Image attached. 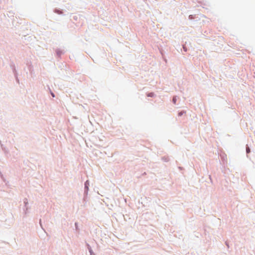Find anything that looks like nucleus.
<instances>
[{
	"label": "nucleus",
	"mask_w": 255,
	"mask_h": 255,
	"mask_svg": "<svg viewBox=\"0 0 255 255\" xmlns=\"http://www.w3.org/2000/svg\"><path fill=\"white\" fill-rule=\"evenodd\" d=\"M246 150H247V153H249L250 152V149L249 147H247L246 149Z\"/></svg>",
	"instance_id": "nucleus-1"
},
{
	"label": "nucleus",
	"mask_w": 255,
	"mask_h": 255,
	"mask_svg": "<svg viewBox=\"0 0 255 255\" xmlns=\"http://www.w3.org/2000/svg\"><path fill=\"white\" fill-rule=\"evenodd\" d=\"M173 101H174V102H175V100L174 99H173Z\"/></svg>",
	"instance_id": "nucleus-4"
},
{
	"label": "nucleus",
	"mask_w": 255,
	"mask_h": 255,
	"mask_svg": "<svg viewBox=\"0 0 255 255\" xmlns=\"http://www.w3.org/2000/svg\"><path fill=\"white\" fill-rule=\"evenodd\" d=\"M51 95H52V97H55V96H54V95L53 94V93H52V94H51Z\"/></svg>",
	"instance_id": "nucleus-3"
},
{
	"label": "nucleus",
	"mask_w": 255,
	"mask_h": 255,
	"mask_svg": "<svg viewBox=\"0 0 255 255\" xmlns=\"http://www.w3.org/2000/svg\"><path fill=\"white\" fill-rule=\"evenodd\" d=\"M153 95V94L151 93H149L148 95V97H152Z\"/></svg>",
	"instance_id": "nucleus-2"
}]
</instances>
